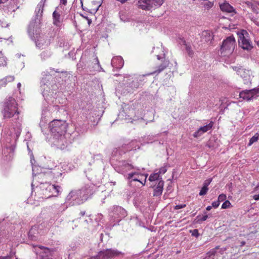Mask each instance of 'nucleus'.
<instances>
[{
  "label": "nucleus",
  "mask_w": 259,
  "mask_h": 259,
  "mask_svg": "<svg viewBox=\"0 0 259 259\" xmlns=\"http://www.w3.org/2000/svg\"><path fill=\"white\" fill-rule=\"evenodd\" d=\"M114 63L116 64L114 67L117 69H120L124 65V61L121 57L116 56L114 57Z\"/></svg>",
  "instance_id": "obj_24"
},
{
  "label": "nucleus",
  "mask_w": 259,
  "mask_h": 259,
  "mask_svg": "<svg viewBox=\"0 0 259 259\" xmlns=\"http://www.w3.org/2000/svg\"><path fill=\"white\" fill-rule=\"evenodd\" d=\"M186 206V205L185 204H180V205H177L175 206L174 208L175 209H179L181 208H183Z\"/></svg>",
  "instance_id": "obj_43"
},
{
  "label": "nucleus",
  "mask_w": 259,
  "mask_h": 259,
  "mask_svg": "<svg viewBox=\"0 0 259 259\" xmlns=\"http://www.w3.org/2000/svg\"><path fill=\"white\" fill-rule=\"evenodd\" d=\"M164 182L162 180L159 181L156 188L154 189L153 196H159L162 194L163 189Z\"/></svg>",
  "instance_id": "obj_20"
},
{
  "label": "nucleus",
  "mask_w": 259,
  "mask_h": 259,
  "mask_svg": "<svg viewBox=\"0 0 259 259\" xmlns=\"http://www.w3.org/2000/svg\"><path fill=\"white\" fill-rule=\"evenodd\" d=\"M80 3L81 4V6H82L83 4H82V0H80ZM102 1L103 0H101Z\"/></svg>",
  "instance_id": "obj_61"
},
{
  "label": "nucleus",
  "mask_w": 259,
  "mask_h": 259,
  "mask_svg": "<svg viewBox=\"0 0 259 259\" xmlns=\"http://www.w3.org/2000/svg\"><path fill=\"white\" fill-rule=\"evenodd\" d=\"M95 70L97 71H104L103 68L101 67V65L99 63V61L97 57L95 59Z\"/></svg>",
  "instance_id": "obj_26"
},
{
  "label": "nucleus",
  "mask_w": 259,
  "mask_h": 259,
  "mask_svg": "<svg viewBox=\"0 0 259 259\" xmlns=\"http://www.w3.org/2000/svg\"><path fill=\"white\" fill-rule=\"evenodd\" d=\"M121 209V207H116V211H118V210H120Z\"/></svg>",
  "instance_id": "obj_56"
},
{
  "label": "nucleus",
  "mask_w": 259,
  "mask_h": 259,
  "mask_svg": "<svg viewBox=\"0 0 259 259\" xmlns=\"http://www.w3.org/2000/svg\"><path fill=\"white\" fill-rule=\"evenodd\" d=\"M185 46H186V51H187L188 55L190 57H192L194 54V52L192 50L191 46L186 44H185Z\"/></svg>",
  "instance_id": "obj_30"
},
{
  "label": "nucleus",
  "mask_w": 259,
  "mask_h": 259,
  "mask_svg": "<svg viewBox=\"0 0 259 259\" xmlns=\"http://www.w3.org/2000/svg\"><path fill=\"white\" fill-rule=\"evenodd\" d=\"M157 59L158 60H160L161 59V63L160 65L157 66L156 67V69L153 71L152 73H151V74H155V73H159L161 71H162L163 70H164L168 65L169 62L168 61L166 60L164 58H161L159 56H157Z\"/></svg>",
  "instance_id": "obj_18"
},
{
  "label": "nucleus",
  "mask_w": 259,
  "mask_h": 259,
  "mask_svg": "<svg viewBox=\"0 0 259 259\" xmlns=\"http://www.w3.org/2000/svg\"><path fill=\"white\" fill-rule=\"evenodd\" d=\"M113 255V251L111 249L101 251L94 256L87 259H110Z\"/></svg>",
  "instance_id": "obj_14"
},
{
  "label": "nucleus",
  "mask_w": 259,
  "mask_h": 259,
  "mask_svg": "<svg viewBox=\"0 0 259 259\" xmlns=\"http://www.w3.org/2000/svg\"><path fill=\"white\" fill-rule=\"evenodd\" d=\"M163 3V0H139V7L143 10H150L154 7H159Z\"/></svg>",
  "instance_id": "obj_11"
},
{
  "label": "nucleus",
  "mask_w": 259,
  "mask_h": 259,
  "mask_svg": "<svg viewBox=\"0 0 259 259\" xmlns=\"http://www.w3.org/2000/svg\"><path fill=\"white\" fill-rule=\"evenodd\" d=\"M166 171H167L166 167L165 166H164L159 168V171L157 173H159V175H163V174H164Z\"/></svg>",
  "instance_id": "obj_39"
},
{
  "label": "nucleus",
  "mask_w": 259,
  "mask_h": 259,
  "mask_svg": "<svg viewBox=\"0 0 259 259\" xmlns=\"http://www.w3.org/2000/svg\"><path fill=\"white\" fill-rule=\"evenodd\" d=\"M67 123L62 120H54L50 122L49 127L52 137L67 133Z\"/></svg>",
  "instance_id": "obj_7"
},
{
  "label": "nucleus",
  "mask_w": 259,
  "mask_h": 259,
  "mask_svg": "<svg viewBox=\"0 0 259 259\" xmlns=\"http://www.w3.org/2000/svg\"><path fill=\"white\" fill-rule=\"evenodd\" d=\"M114 256L117 255V253L116 252V251H114Z\"/></svg>",
  "instance_id": "obj_60"
},
{
  "label": "nucleus",
  "mask_w": 259,
  "mask_h": 259,
  "mask_svg": "<svg viewBox=\"0 0 259 259\" xmlns=\"http://www.w3.org/2000/svg\"><path fill=\"white\" fill-rule=\"evenodd\" d=\"M147 178V176H145V178L144 181V183L140 181V183L142 184L143 186H144L145 185V182Z\"/></svg>",
  "instance_id": "obj_48"
},
{
  "label": "nucleus",
  "mask_w": 259,
  "mask_h": 259,
  "mask_svg": "<svg viewBox=\"0 0 259 259\" xmlns=\"http://www.w3.org/2000/svg\"><path fill=\"white\" fill-rule=\"evenodd\" d=\"M220 9L222 11L227 13H232L235 11L233 7L228 3H224L220 5Z\"/></svg>",
  "instance_id": "obj_22"
},
{
  "label": "nucleus",
  "mask_w": 259,
  "mask_h": 259,
  "mask_svg": "<svg viewBox=\"0 0 259 259\" xmlns=\"http://www.w3.org/2000/svg\"><path fill=\"white\" fill-rule=\"evenodd\" d=\"M34 252L39 259H52L53 250L43 246H34Z\"/></svg>",
  "instance_id": "obj_9"
},
{
  "label": "nucleus",
  "mask_w": 259,
  "mask_h": 259,
  "mask_svg": "<svg viewBox=\"0 0 259 259\" xmlns=\"http://www.w3.org/2000/svg\"><path fill=\"white\" fill-rule=\"evenodd\" d=\"M42 226L41 225H35L33 226L28 232V236L32 240L36 239L38 234L41 235Z\"/></svg>",
  "instance_id": "obj_15"
},
{
  "label": "nucleus",
  "mask_w": 259,
  "mask_h": 259,
  "mask_svg": "<svg viewBox=\"0 0 259 259\" xmlns=\"http://www.w3.org/2000/svg\"><path fill=\"white\" fill-rule=\"evenodd\" d=\"M42 78L40 81V87L42 91V94L45 98L46 101L51 104V102H53V101H51L52 99V94L51 93L50 90V81L52 79L53 77L51 74L48 73L47 71L42 73Z\"/></svg>",
  "instance_id": "obj_6"
},
{
  "label": "nucleus",
  "mask_w": 259,
  "mask_h": 259,
  "mask_svg": "<svg viewBox=\"0 0 259 259\" xmlns=\"http://www.w3.org/2000/svg\"><path fill=\"white\" fill-rule=\"evenodd\" d=\"M45 114V111H42V116H41V120H40V122L39 123V125L40 126V127L41 128V131H42V132H44V131H43V129H42V126L45 125V124L46 123V121L47 120H44V117H43V115Z\"/></svg>",
  "instance_id": "obj_36"
},
{
  "label": "nucleus",
  "mask_w": 259,
  "mask_h": 259,
  "mask_svg": "<svg viewBox=\"0 0 259 259\" xmlns=\"http://www.w3.org/2000/svg\"><path fill=\"white\" fill-rule=\"evenodd\" d=\"M6 65V58L3 56V54L0 52V66Z\"/></svg>",
  "instance_id": "obj_35"
},
{
  "label": "nucleus",
  "mask_w": 259,
  "mask_h": 259,
  "mask_svg": "<svg viewBox=\"0 0 259 259\" xmlns=\"http://www.w3.org/2000/svg\"><path fill=\"white\" fill-rule=\"evenodd\" d=\"M190 232L192 233V235L193 236L198 237L199 235L198 230L197 229H194L193 230H191Z\"/></svg>",
  "instance_id": "obj_41"
},
{
  "label": "nucleus",
  "mask_w": 259,
  "mask_h": 259,
  "mask_svg": "<svg viewBox=\"0 0 259 259\" xmlns=\"http://www.w3.org/2000/svg\"><path fill=\"white\" fill-rule=\"evenodd\" d=\"M143 176V175L140 174L136 171H133L127 175L126 178L128 180H132L133 181L140 182V177Z\"/></svg>",
  "instance_id": "obj_21"
},
{
  "label": "nucleus",
  "mask_w": 259,
  "mask_h": 259,
  "mask_svg": "<svg viewBox=\"0 0 259 259\" xmlns=\"http://www.w3.org/2000/svg\"><path fill=\"white\" fill-rule=\"evenodd\" d=\"M207 218H208V215H203L200 219H198V221L199 222H203V221H206Z\"/></svg>",
  "instance_id": "obj_45"
},
{
  "label": "nucleus",
  "mask_w": 259,
  "mask_h": 259,
  "mask_svg": "<svg viewBox=\"0 0 259 259\" xmlns=\"http://www.w3.org/2000/svg\"><path fill=\"white\" fill-rule=\"evenodd\" d=\"M81 67H82L81 63L79 62L78 64H77V68H79Z\"/></svg>",
  "instance_id": "obj_52"
},
{
  "label": "nucleus",
  "mask_w": 259,
  "mask_h": 259,
  "mask_svg": "<svg viewBox=\"0 0 259 259\" xmlns=\"http://www.w3.org/2000/svg\"><path fill=\"white\" fill-rule=\"evenodd\" d=\"M113 58H112L111 60V65L113 66Z\"/></svg>",
  "instance_id": "obj_58"
},
{
  "label": "nucleus",
  "mask_w": 259,
  "mask_h": 259,
  "mask_svg": "<svg viewBox=\"0 0 259 259\" xmlns=\"http://www.w3.org/2000/svg\"><path fill=\"white\" fill-rule=\"evenodd\" d=\"M231 206V203L229 200H225V202L222 205V209H226Z\"/></svg>",
  "instance_id": "obj_33"
},
{
  "label": "nucleus",
  "mask_w": 259,
  "mask_h": 259,
  "mask_svg": "<svg viewBox=\"0 0 259 259\" xmlns=\"http://www.w3.org/2000/svg\"><path fill=\"white\" fill-rule=\"evenodd\" d=\"M236 46V41L233 36H229L223 41L221 48V54L227 56L233 53Z\"/></svg>",
  "instance_id": "obj_8"
},
{
  "label": "nucleus",
  "mask_w": 259,
  "mask_h": 259,
  "mask_svg": "<svg viewBox=\"0 0 259 259\" xmlns=\"http://www.w3.org/2000/svg\"><path fill=\"white\" fill-rule=\"evenodd\" d=\"M159 173H154L153 174H151L149 177V180L151 182L155 181L156 180H159Z\"/></svg>",
  "instance_id": "obj_27"
},
{
  "label": "nucleus",
  "mask_w": 259,
  "mask_h": 259,
  "mask_svg": "<svg viewBox=\"0 0 259 259\" xmlns=\"http://www.w3.org/2000/svg\"><path fill=\"white\" fill-rule=\"evenodd\" d=\"M51 52L49 51H44L40 54L41 58L43 60H45V59L48 58L49 57H50L51 56Z\"/></svg>",
  "instance_id": "obj_28"
},
{
  "label": "nucleus",
  "mask_w": 259,
  "mask_h": 259,
  "mask_svg": "<svg viewBox=\"0 0 259 259\" xmlns=\"http://www.w3.org/2000/svg\"><path fill=\"white\" fill-rule=\"evenodd\" d=\"M257 4H258V5L259 6V2H258Z\"/></svg>",
  "instance_id": "obj_64"
},
{
  "label": "nucleus",
  "mask_w": 259,
  "mask_h": 259,
  "mask_svg": "<svg viewBox=\"0 0 259 259\" xmlns=\"http://www.w3.org/2000/svg\"><path fill=\"white\" fill-rule=\"evenodd\" d=\"M233 69L236 71L238 75H240L244 80H248L250 79V71L249 70H247L242 67H234Z\"/></svg>",
  "instance_id": "obj_17"
},
{
  "label": "nucleus",
  "mask_w": 259,
  "mask_h": 259,
  "mask_svg": "<svg viewBox=\"0 0 259 259\" xmlns=\"http://www.w3.org/2000/svg\"><path fill=\"white\" fill-rule=\"evenodd\" d=\"M123 170L124 171H128L132 170H136V168L132 164L128 163H125L123 165Z\"/></svg>",
  "instance_id": "obj_25"
},
{
  "label": "nucleus",
  "mask_w": 259,
  "mask_h": 259,
  "mask_svg": "<svg viewBox=\"0 0 259 259\" xmlns=\"http://www.w3.org/2000/svg\"><path fill=\"white\" fill-rule=\"evenodd\" d=\"M248 6L249 7H250L251 10H252L253 12L256 13H258V9L257 8V6L254 4H251L250 3H249V4H248Z\"/></svg>",
  "instance_id": "obj_32"
},
{
  "label": "nucleus",
  "mask_w": 259,
  "mask_h": 259,
  "mask_svg": "<svg viewBox=\"0 0 259 259\" xmlns=\"http://www.w3.org/2000/svg\"><path fill=\"white\" fill-rule=\"evenodd\" d=\"M73 140V137L69 133L56 136L52 138V146L61 150H64L72 144Z\"/></svg>",
  "instance_id": "obj_5"
},
{
  "label": "nucleus",
  "mask_w": 259,
  "mask_h": 259,
  "mask_svg": "<svg viewBox=\"0 0 259 259\" xmlns=\"http://www.w3.org/2000/svg\"><path fill=\"white\" fill-rule=\"evenodd\" d=\"M1 113L5 119L15 117V119L18 122V126H20L21 121V118L20 117L21 111L14 98L9 96L4 100L2 104Z\"/></svg>",
  "instance_id": "obj_2"
},
{
  "label": "nucleus",
  "mask_w": 259,
  "mask_h": 259,
  "mask_svg": "<svg viewBox=\"0 0 259 259\" xmlns=\"http://www.w3.org/2000/svg\"><path fill=\"white\" fill-rule=\"evenodd\" d=\"M211 181H212V179H208L204 181L203 186L205 187L208 188V186L210 184Z\"/></svg>",
  "instance_id": "obj_40"
},
{
  "label": "nucleus",
  "mask_w": 259,
  "mask_h": 259,
  "mask_svg": "<svg viewBox=\"0 0 259 259\" xmlns=\"http://www.w3.org/2000/svg\"><path fill=\"white\" fill-rule=\"evenodd\" d=\"M8 0H0V3H6V2H7Z\"/></svg>",
  "instance_id": "obj_53"
},
{
  "label": "nucleus",
  "mask_w": 259,
  "mask_h": 259,
  "mask_svg": "<svg viewBox=\"0 0 259 259\" xmlns=\"http://www.w3.org/2000/svg\"><path fill=\"white\" fill-rule=\"evenodd\" d=\"M245 32L246 34H247V32L246 31H245Z\"/></svg>",
  "instance_id": "obj_63"
},
{
  "label": "nucleus",
  "mask_w": 259,
  "mask_h": 259,
  "mask_svg": "<svg viewBox=\"0 0 259 259\" xmlns=\"http://www.w3.org/2000/svg\"><path fill=\"white\" fill-rule=\"evenodd\" d=\"M208 190V188L205 187L203 186V187H202L201 189L200 190V191L199 192V195H200V196L205 195V194H206Z\"/></svg>",
  "instance_id": "obj_34"
},
{
  "label": "nucleus",
  "mask_w": 259,
  "mask_h": 259,
  "mask_svg": "<svg viewBox=\"0 0 259 259\" xmlns=\"http://www.w3.org/2000/svg\"><path fill=\"white\" fill-rule=\"evenodd\" d=\"M245 242L244 241H242V242H241V246H243V245H245Z\"/></svg>",
  "instance_id": "obj_57"
},
{
  "label": "nucleus",
  "mask_w": 259,
  "mask_h": 259,
  "mask_svg": "<svg viewBox=\"0 0 259 259\" xmlns=\"http://www.w3.org/2000/svg\"><path fill=\"white\" fill-rule=\"evenodd\" d=\"M45 111V114H44L43 116H45V117H47V115H46V114H47L48 113H47V111H45V110H42V111ZM43 117H44V120H45V117L44 116H43Z\"/></svg>",
  "instance_id": "obj_55"
},
{
  "label": "nucleus",
  "mask_w": 259,
  "mask_h": 259,
  "mask_svg": "<svg viewBox=\"0 0 259 259\" xmlns=\"http://www.w3.org/2000/svg\"><path fill=\"white\" fill-rule=\"evenodd\" d=\"M35 41V45L38 48H44L48 46L51 41L48 36L43 34H39L35 36V38H31Z\"/></svg>",
  "instance_id": "obj_12"
},
{
  "label": "nucleus",
  "mask_w": 259,
  "mask_h": 259,
  "mask_svg": "<svg viewBox=\"0 0 259 259\" xmlns=\"http://www.w3.org/2000/svg\"><path fill=\"white\" fill-rule=\"evenodd\" d=\"M219 205L220 202L218 200L213 201L212 203V206L214 208H217L219 206Z\"/></svg>",
  "instance_id": "obj_44"
},
{
  "label": "nucleus",
  "mask_w": 259,
  "mask_h": 259,
  "mask_svg": "<svg viewBox=\"0 0 259 259\" xmlns=\"http://www.w3.org/2000/svg\"><path fill=\"white\" fill-rule=\"evenodd\" d=\"M85 212L84 211H81L80 212V214L81 215V216H83L84 214H85Z\"/></svg>",
  "instance_id": "obj_51"
},
{
  "label": "nucleus",
  "mask_w": 259,
  "mask_h": 259,
  "mask_svg": "<svg viewBox=\"0 0 259 259\" xmlns=\"http://www.w3.org/2000/svg\"><path fill=\"white\" fill-rule=\"evenodd\" d=\"M220 248L219 246H217L215 247V248L213 249L212 250H210L207 254H209V256L214 255L215 253V250L218 249Z\"/></svg>",
  "instance_id": "obj_42"
},
{
  "label": "nucleus",
  "mask_w": 259,
  "mask_h": 259,
  "mask_svg": "<svg viewBox=\"0 0 259 259\" xmlns=\"http://www.w3.org/2000/svg\"><path fill=\"white\" fill-rule=\"evenodd\" d=\"M46 2V0H41L38 3L35 10V18L32 20L28 26V33L31 38H35V36L40 34V20Z\"/></svg>",
  "instance_id": "obj_4"
},
{
  "label": "nucleus",
  "mask_w": 259,
  "mask_h": 259,
  "mask_svg": "<svg viewBox=\"0 0 259 259\" xmlns=\"http://www.w3.org/2000/svg\"><path fill=\"white\" fill-rule=\"evenodd\" d=\"M60 4L65 6L67 4V0H60Z\"/></svg>",
  "instance_id": "obj_46"
},
{
  "label": "nucleus",
  "mask_w": 259,
  "mask_h": 259,
  "mask_svg": "<svg viewBox=\"0 0 259 259\" xmlns=\"http://www.w3.org/2000/svg\"><path fill=\"white\" fill-rule=\"evenodd\" d=\"M238 42L239 46L243 50L250 51L253 48L251 41L243 33L239 35Z\"/></svg>",
  "instance_id": "obj_13"
},
{
  "label": "nucleus",
  "mask_w": 259,
  "mask_h": 259,
  "mask_svg": "<svg viewBox=\"0 0 259 259\" xmlns=\"http://www.w3.org/2000/svg\"><path fill=\"white\" fill-rule=\"evenodd\" d=\"M91 195V190L87 186L80 189L72 190L65 197L64 204H54L53 207L57 209L58 212H62L68 208V206L82 204Z\"/></svg>",
  "instance_id": "obj_1"
},
{
  "label": "nucleus",
  "mask_w": 259,
  "mask_h": 259,
  "mask_svg": "<svg viewBox=\"0 0 259 259\" xmlns=\"http://www.w3.org/2000/svg\"><path fill=\"white\" fill-rule=\"evenodd\" d=\"M15 79L14 76L9 75L7 76L6 77L0 79V88L2 87H6L7 84L8 82L13 81Z\"/></svg>",
  "instance_id": "obj_23"
},
{
  "label": "nucleus",
  "mask_w": 259,
  "mask_h": 259,
  "mask_svg": "<svg viewBox=\"0 0 259 259\" xmlns=\"http://www.w3.org/2000/svg\"><path fill=\"white\" fill-rule=\"evenodd\" d=\"M36 197L39 199H48L52 196H57L62 191V188L48 182L41 183L36 187Z\"/></svg>",
  "instance_id": "obj_3"
},
{
  "label": "nucleus",
  "mask_w": 259,
  "mask_h": 259,
  "mask_svg": "<svg viewBox=\"0 0 259 259\" xmlns=\"http://www.w3.org/2000/svg\"><path fill=\"white\" fill-rule=\"evenodd\" d=\"M226 199V195L224 194H220L218 198V201L220 202L225 200Z\"/></svg>",
  "instance_id": "obj_38"
},
{
  "label": "nucleus",
  "mask_w": 259,
  "mask_h": 259,
  "mask_svg": "<svg viewBox=\"0 0 259 259\" xmlns=\"http://www.w3.org/2000/svg\"><path fill=\"white\" fill-rule=\"evenodd\" d=\"M21 133V130L18 128L16 133L17 136H18Z\"/></svg>",
  "instance_id": "obj_49"
},
{
  "label": "nucleus",
  "mask_w": 259,
  "mask_h": 259,
  "mask_svg": "<svg viewBox=\"0 0 259 259\" xmlns=\"http://www.w3.org/2000/svg\"><path fill=\"white\" fill-rule=\"evenodd\" d=\"M212 206H208L206 209L207 210L209 211L212 208Z\"/></svg>",
  "instance_id": "obj_50"
},
{
  "label": "nucleus",
  "mask_w": 259,
  "mask_h": 259,
  "mask_svg": "<svg viewBox=\"0 0 259 259\" xmlns=\"http://www.w3.org/2000/svg\"><path fill=\"white\" fill-rule=\"evenodd\" d=\"M15 255V252L11 251L10 254L7 256H0V259H13Z\"/></svg>",
  "instance_id": "obj_31"
},
{
  "label": "nucleus",
  "mask_w": 259,
  "mask_h": 259,
  "mask_svg": "<svg viewBox=\"0 0 259 259\" xmlns=\"http://www.w3.org/2000/svg\"><path fill=\"white\" fill-rule=\"evenodd\" d=\"M21 86V83L19 82V83L17 84V88H18V89H19L20 88Z\"/></svg>",
  "instance_id": "obj_54"
},
{
  "label": "nucleus",
  "mask_w": 259,
  "mask_h": 259,
  "mask_svg": "<svg viewBox=\"0 0 259 259\" xmlns=\"http://www.w3.org/2000/svg\"><path fill=\"white\" fill-rule=\"evenodd\" d=\"M253 199L255 200H259V194L253 196Z\"/></svg>",
  "instance_id": "obj_47"
},
{
  "label": "nucleus",
  "mask_w": 259,
  "mask_h": 259,
  "mask_svg": "<svg viewBox=\"0 0 259 259\" xmlns=\"http://www.w3.org/2000/svg\"><path fill=\"white\" fill-rule=\"evenodd\" d=\"M92 21L91 19H88V23L90 24L91 23Z\"/></svg>",
  "instance_id": "obj_59"
},
{
  "label": "nucleus",
  "mask_w": 259,
  "mask_h": 259,
  "mask_svg": "<svg viewBox=\"0 0 259 259\" xmlns=\"http://www.w3.org/2000/svg\"><path fill=\"white\" fill-rule=\"evenodd\" d=\"M59 10V7L56 8V10L53 13V24L56 26H59L61 23V14Z\"/></svg>",
  "instance_id": "obj_19"
},
{
  "label": "nucleus",
  "mask_w": 259,
  "mask_h": 259,
  "mask_svg": "<svg viewBox=\"0 0 259 259\" xmlns=\"http://www.w3.org/2000/svg\"><path fill=\"white\" fill-rule=\"evenodd\" d=\"M213 125V122L210 121L208 124L200 127L193 134V137L196 138L199 137L204 133L210 130L212 127Z\"/></svg>",
  "instance_id": "obj_16"
},
{
  "label": "nucleus",
  "mask_w": 259,
  "mask_h": 259,
  "mask_svg": "<svg viewBox=\"0 0 259 259\" xmlns=\"http://www.w3.org/2000/svg\"><path fill=\"white\" fill-rule=\"evenodd\" d=\"M258 139V134L256 133L254 136H253L252 137H251L250 140L248 143V146H251L253 143H254L255 142H257Z\"/></svg>",
  "instance_id": "obj_29"
},
{
  "label": "nucleus",
  "mask_w": 259,
  "mask_h": 259,
  "mask_svg": "<svg viewBox=\"0 0 259 259\" xmlns=\"http://www.w3.org/2000/svg\"><path fill=\"white\" fill-rule=\"evenodd\" d=\"M259 96V88H254L251 90H245L241 91L239 94V97L244 100L247 101L255 99Z\"/></svg>",
  "instance_id": "obj_10"
},
{
  "label": "nucleus",
  "mask_w": 259,
  "mask_h": 259,
  "mask_svg": "<svg viewBox=\"0 0 259 259\" xmlns=\"http://www.w3.org/2000/svg\"><path fill=\"white\" fill-rule=\"evenodd\" d=\"M257 45L259 47V41L257 42Z\"/></svg>",
  "instance_id": "obj_62"
},
{
  "label": "nucleus",
  "mask_w": 259,
  "mask_h": 259,
  "mask_svg": "<svg viewBox=\"0 0 259 259\" xmlns=\"http://www.w3.org/2000/svg\"><path fill=\"white\" fill-rule=\"evenodd\" d=\"M92 4L96 6V8L94 9V10L95 12H97L99 10V7L101 6L102 3L100 2L93 1L92 2Z\"/></svg>",
  "instance_id": "obj_37"
}]
</instances>
